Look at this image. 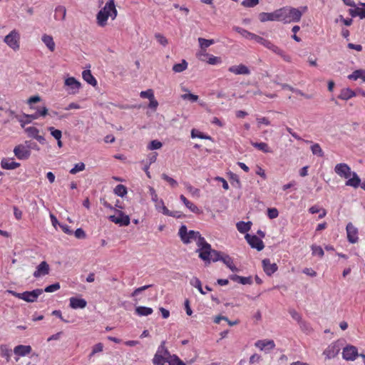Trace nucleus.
I'll list each match as a JSON object with an SVG mask.
<instances>
[{"label":"nucleus","instance_id":"864d4df0","mask_svg":"<svg viewBox=\"0 0 365 365\" xmlns=\"http://www.w3.org/2000/svg\"><path fill=\"white\" fill-rule=\"evenodd\" d=\"M311 249H312L313 255H317L320 258H322L324 255V250L320 246L312 245L311 247Z\"/></svg>","mask_w":365,"mask_h":365},{"label":"nucleus","instance_id":"aec40b11","mask_svg":"<svg viewBox=\"0 0 365 365\" xmlns=\"http://www.w3.org/2000/svg\"><path fill=\"white\" fill-rule=\"evenodd\" d=\"M262 267L264 272L268 275L271 276L275 272H277L278 267L276 263H271L269 259H264L262 262Z\"/></svg>","mask_w":365,"mask_h":365},{"label":"nucleus","instance_id":"7c9ffc66","mask_svg":"<svg viewBox=\"0 0 365 365\" xmlns=\"http://www.w3.org/2000/svg\"><path fill=\"white\" fill-rule=\"evenodd\" d=\"M82 77L85 81L93 86L97 85V81L92 75L90 70H84L82 73Z\"/></svg>","mask_w":365,"mask_h":365},{"label":"nucleus","instance_id":"37998d69","mask_svg":"<svg viewBox=\"0 0 365 365\" xmlns=\"http://www.w3.org/2000/svg\"><path fill=\"white\" fill-rule=\"evenodd\" d=\"M198 42L201 49L205 50L207 48L212 45L215 43V41L213 39H205L203 38H199Z\"/></svg>","mask_w":365,"mask_h":365},{"label":"nucleus","instance_id":"f8f14e48","mask_svg":"<svg viewBox=\"0 0 365 365\" xmlns=\"http://www.w3.org/2000/svg\"><path fill=\"white\" fill-rule=\"evenodd\" d=\"M358 356V350L354 346L349 345L343 349L342 356L346 361H354Z\"/></svg>","mask_w":365,"mask_h":365},{"label":"nucleus","instance_id":"a19ab883","mask_svg":"<svg viewBox=\"0 0 365 365\" xmlns=\"http://www.w3.org/2000/svg\"><path fill=\"white\" fill-rule=\"evenodd\" d=\"M104 345L103 343L99 342L92 346V350L88 355L89 359L92 358L94 355L103 351Z\"/></svg>","mask_w":365,"mask_h":365},{"label":"nucleus","instance_id":"4be33fe9","mask_svg":"<svg viewBox=\"0 0 365 365\" xmlns=\"http://www.w3.org/2000/svg\"><path fill=\"white\" fill-rule=\"evenodd\" d=\"M20 165L19 163L14 160V158H4L1 161V167L4 170H14Z\"/></svg>","mask_w":365,"mask_h":365},{"label":"nucleus","instance_id":"6ab92c4d","mask_svg":"<svg viewBox=\"0 0 365 365\" xmlns=\"http://www.w3.org/2000/svg\"><path fill=\"white\" fill-rule=\"evenodd\" d=\"M255 346L261 351L272 350L275 347V344L273 340L263 339L257 341Z\"/></svg>","mask_w":365,"mask_h":365},{"label":"nucleus","instance_id":"09e8293b","mask_svg":"<svg viewBox=\"0 0 365 365\" xmlns=\"http://www.w3.org/2000/svg\"><path fill=\"white\" fill-rule=\"evenodd\" d=\"M186 190L191 194L193 197H199L200 195V189L193 187L190 184H187L185 186Z\"/></svg>","mask_w":365,"mask_h":365},{"label":"nucleus","instance_id":"a878e982","mask_svg":"<svg viewBox=\"0 0 365 365\" xmlns=\"http://www.w3.org/2000/svg\"><path fill=\"white\" fill-rule=\"evenodd\" d=\"M180 199L192 212L198 215L202 213V211L196 205L188 200L183 195L180 196Z\"/></svg>","mask_w":365,"mask_h":365},{"label":"nucleus","instance_id":"412c9836","mask_svg":"<svg viewBox=\"0 0 365 365\" xmlns=\"http://www.w3.org/2000/svg\"><path fill=\"white\" fill-rule=\"evenodd\" d=\"M228 71L235 75H249L250 70L244 64L232 66L229 67Z\"/></svg>","mask_w":365,"mask_h":365},{"label":"nucleus","instance_id":"680f3d73","mask_svg":"<svg viewBox=\"0 0 365 365\" xmlns=\"http://www.w3.org/2000/svg\"><path fill=\"white\" fill-rule=\"evenodd\" d=\"M259 4V0H244L242 5L245 7H254Z\"/></svg>","mask_w":365,"mask_h":365},{"label":"nucleus","instance_id":"cd10ccee","mask_svg":"<svg viewBox=\"0 0 365 365\" xmlns=\"http://www.w3.org/2000/svg\"><path fill=\"white\" fill-rule=\"evenodd\" d=\"M271 45H272V46H270V48H267L270 50L273 53L280 56L284 61H286L287 62L290 61V60H291L290 56L289 55H287L282 49H281L279 47H278L277 46L274 44L272 41H271Z\"/></svg>","mask_w":365,"mask_h":365},{"label":"nucleus","instance_id":"e433bc0d","mask_svg":"<svg viewBox=\"0 0 365 365\" xmlns=\"http://www.w3.org/2000/svg\"><path fill=\"white\" fill-rule=\"evenodd\" d=\"M252 145L264 153H269L272 152L270 147L266 143H252Z\"/></svg>","mask_w":365,"mask_h":365},{"label":"nucleus","instance_id":"bb28decb","mask_svg":"<svg viewBox=\"0 0 365 365\" xmlns=\"http://www.w3.org/2000/svg\"><path fill=\"white\" fill-rule=\"evenodd\" d=\"M32 348L29 345H18L14 349V354L19 356H24L30 354Z\"/></svg>","mask_w":365,"mask_h":365},{"label":"nucleus","instance_id":"79ce46f5","mask_svg":"<svg viewBox=\"0 0 365 365\" xmlns=\"http://www.w3.org/2000/svg\"><path fill=\"white\" fill-rule=\"evenodd\" d=\"M0 351L1 355L3 357H5L7 361L10 359L11 355V349L9 348V346L6 344H2L0 346Z\"/></svg>","mask_w":365,"mask_h":365},{"label":"nucleus","instance_id":"774afa93","mask_svg":"<svg viewBox=\"0 0 365 365\" xmlns=\"http://www.w3.org/2000/svg\"><path fill=\"white\" fill-rule=\"evenodd\" d=\"M75 237L78 239H84L86 237V232L81 228H78L74 232Z\"/></svg>","mask_w":365,"mask_h":365},{"label":"nucleus","instance_id":"13d9d810","mask_svg":"<svg viewBox=\"0 0 365 365\" xmlns=\"http://www.w3.org/2000/svg\"><path fill=\"white\" fill-rule=\"evenodd\" d=\"M61 288L58 282L47 286L43 290L46 292H53L58 290Z\"/></svg>","mask_w":365,"mask_h":365},{"label":"nucleus","instance_id":"3c124183","mask_svg":"<svg viewBox=\"0 0 365 365\" xmlns=\"http://www.w3.org/2000/svg\"><path fill=\"white\" fill-rule=\"evenodd\" d=\"M311 150L314 155L322 157L324 155V152L320 147L319 144L314 143L311 147Z\"/></svg>","mask_w":365,"mask_h":365},{"label":"nucleus","instance_id":"603ef678","mask_svg":"<svg viewBox=\"0 0 365 365\" xmlns=\"http://www.w3.org/2000/svg\"><path fill=\"white\" fill-rule=\"evenodd\" d=\"M48 130L50 131L51 135L56 139H61L62 132L60 130L56 129L53 127H48Z\"/></svg>","mask_w":365,"mask_h":365},{"label":"nucleus","instance_id":"9b49d317","mask_svg":"<svg viewBox=\"0 0 365 365\" xmlns=\"http://www.w3.org/2000/svg\"><path fill=\"white\" fill-rule=\"evenodd\" d=\"M334 172L340 177L349 178L351 175V168L346 163L336 164L334 168Z\"/></svg>","mask_w":365,"mask_h":365},{"label":"nucleus","instance_id":"c03bdc74","mask_svg":"<svg viewBox=\"0 0 365 365\" xmlns=\"http://www.w3.org/2000/svg\"><path fill=\"white\" fill-rule=\"evenodd\" d=\"M187 67V63L185 60H182L181 63H176L173 66V70L175 73H180L183 71H185Z\"/></svg>","mask_w":365,"mask_h":365},{"label":"nucleus","instance_id":"b1692460","mask_svg":"<svg viewBox=\"0 0 365 365\" xmlns=\"http://www.w3.org/2000/svg\"><path fill=\"white\" fill-rule=\"evenodd\" d=\"M64 83L65 86H68L71 89L72 91L71 93L72 94L78 93L81 88V83L73 77L67 78Z\"/></svg>","mask_w":365,"mask_h":365},{"label":"nucleus","instance_id":"052dcab7","mask_svg":"<svg viewBox=\"0 0 365 365\" xmlns=\"http://www.w3.org/2000/svg\"><path fill=\"white\" fill-rule=\"evenodd\" d=\"M41 101V98L38 96H34L30 97L27 100V103L30 106L31 109H35V107L32 106L33 103L39 102Z\"/></svg>","mask_w":365,"mask_h":365},{"label":"nucleus","instance_id":"338daca9","mask_svg":"<svg viewBox=\"0 0 365 365\" xmlns=\"http://www.w3.org/2000/svg\"><path fill=\"white\" fill-rule=\"evenodd\" d=\"M149 193H150V195L151 196V199L153 202H155V206L158 207V194L156 193L155 190L151 187H149Z\"/></svg>","mask_w":365,"mask_h":365},{"label":"nucleus","instance_id":"c85d7f7f","mask_svg":"<svg viewBox=\"0 0 365 365\" xmlns=\"http://www.w3.org/2000/svg\"><path fill=\"white\" fill-rule=\"evenodd\" d=\"M219 260L223 262L224 264L227 265L228 268H230L232 271H236L237 267H235L233 259L228 255L222 254L220 252V257Z\"/></svg>","mask_w":365,"mask_h":365},{"label":"nucleus","instance_id":"69168bd1","mask_svg":"<svg viewBox=\"0 0 365 365\" xmlns=\"http://www.w3.org/2000/svg\"><path fill=\"white\" fill-rule=\"evenodd\" d=\"M140 97L143 98H152L154 96L153 91L151 89H148L145 91H141Z\"/></svg>","mask_w":365,"mask_h":365},{"label":"nucleus","instance_id":"bf43d9fd","mask_svg":"<svg viewBox=\"0 0 365 365\" xmlns=\"http://www.w3.org/2000/svg\"><path fill=\"white\" fill-rule=\"evenodd\" d=\"M181 98L183 100H187L191 102H196L198 100V96L192 94V93H185L181 95Z\"/></svg>","mask_w":365,"mask_h":365},{"label":"nucleus","instance_id":"4c0bfd02","mask_svg":"<svg viewBox=\"0 0 365 365\" xmlns=\"http://www.w3.org/2000/svg\"><path fill=\"white\" fill-rule=\"evenodd\" d=\"M66 15V9L63 6H58L55 9L54 17L56 19L64 20Z\"/></svg>","mask_w":365,"mask_h":365},{"label":"nucleus","instance_id":"8fccbe9b","mask_svg":"<svg viewBox=\"0 0 365 365\" xmlns=\"http://www.w3.org/2000/svg\"><path fill=\"white\" fill-rule=\"evenodd\" d=\"M115 193L120 197H123L127 194V189L123 185H118L114 189Z\"/></svg>","mask_w":365,"mask_h":365},{"label":"nucleus","instance_id":"5fc2aeb1","mask_svg":"<svg viewBox=\"0 0 365 365\" xmlns=\"http://www.w3.org/2000/svg\"><path fill=\"white\" fill-rule=\"evenodd\" d=\"M85 164L83 163H78L75 165V166L70 170V173L72 175H75L78 172L83 171L85 170Z\"/></svg>","mask_w":365,"mask_h":365},{"label":"nucleus","instance_id":"423d86ee","mask_svg":"<svg viewBox=\"0 0 365 365\" xmlns=\"http://www.w3.org/2000/svg\"><path fill=\"white\" fill-rule=\"evenodd\" d=\"M4 41L14 51H18L20 48V35L15 29L6 35Z\"/></svg>","mask_w":365,"mask_h":365},{"label":"nucleus","instance_id":"f3484780","mask_svg":"<svg viewBox=\"0 0 365 365\" xmlns=\"http://www.w3.org/2000/svg\"><path fill=\"white\" fill-rule=\"evenodd\" d=\"M25 132L29 137L36 139L41 144L45 143L46 139L43 135H39V130L37 128L34 126L27 127Z\"/></svg>","mask_w":365,"mask_h":365},{"label":"nucleus","instance_id":"2eb2a0df","mask_svg":"<svg viewBox=\"0 0 365 365\" xmlns=\"http://www.w3.org/2000/svg\"><path fill=\"white\" fill-rule=\"evenodd\" d=\"M348 241L352 244L358 242V229L351 222H349L346 227Z\"/></svg>","mask_w":365,"mask_h":365},{"label":"nucleus","instance_id":"9d476101","mask_svg":"<svg viewBox=\"0 0 365 365\" xmlns=\"http://www.w3.org/2000/svg\"><path fill=\"white\" fill-rule=\"evenodd\" d=\"M15 156L19 160H26L31 155V151L28 147L20 144L16 145L14 149Z\"/></svg>","mask_w":365,"mask_h":365},{"label":"nucleus","instance_id":"72a5a7b5","mask_svg":"<svg viewBox=\"0 0 365 365\" xmlns=\"http://www.w3.org/2000/svg\"><path fill=\"white\" fill-rule=\"evenodd\" d=\"M361 185V179L359 178L357 174L356 173H354V172L352 173V178H349L346 182V185L351 186V187H353L354 188L358 187Z\"/></svg>","mask_w":365,"mask_h":365},{"label":"nucleus","instance_id":"4468645a","mask_svg":"<svg viewBox=\"0 0 365 365\" xmlns=\"http://www.w3.org/2000/svg\"><path fill=\"white\" fill-rule=\"evenodd\" d=\"M158 153L156 152H151L149 153V155L147 156V158L144 160H143L140 163L143 165V169L145 172L147 176L150 178V172L148 170L149 166L155 163L157 160Z\"/></svg>","mask_w":365,"mask_h":365},{"label":"nucleus","instance_id":"2f4dec72","mask_svg":"<svg viewBox=\"0 0 365 365\" xmlns=\"http://www.w3.org/2000/svg\"><path fill=\"white\" fill-rule=\"evenodd\" d=\"M41 40L51 51H53L55 50L56 44L51 36L43 34L42 36Z\"/></svg>","mask_w":365,"mask_h":365},{"label":"nucleus","instance_id":"0eeeda50","mask_svg":"<svg viewBox=\"0 0 365 365\" xmlns=\"http://www.w3.org/2000/svg\"><path fill=\"white\" fill-rule=\"evenodd\" d=\"M115 215L108 217V220L110 222L120 226H128L130 224V220L128 215L119 210H115Z\"/></svg>","mask_w":365,"mask_h":365},{"label":"nucleus","instance_id":"6e6d98bb","mask_svg":"<svg viewBox=\"0 0 365 365\" xmlns=\"http://www.w3.org/2000/svg\"><path fill=\"white\" fill-rule=\"evenodd\" d=\"M162 178H163V180H165L168 183V185L171 187L174 188L178 185V183L175 180H174L173 178L169 177L168 175H167L165 174L162 175Z\"/></svg>","mask_w":365,"mask_h":365},{"label":"nucleus","instance_id":"393cba45","mask_svg":"<svg viewBox=\"0 0 365 365\" xmlns=\"http://www.w3.org/2000/svg\"><path fill=\"white\" fill-rule=\"evenodd\" d=\"M70 307L72 309H83L87 305V302L83 298L71 297L69 299Z\"/></svg>","mask_w":365,"mask_h":365},{"label":"nucleus","instance_id":"f03ea898","mask_svg":"<svg viewBox=\"0 0 365 365\" xmlns=\"http://www.w3.org/2000/svg\"><path fill=\"white\" fill-rule=\"evenodd\" d=\"M117 15L118 11L115 8L114 0H109L97 14V24L98 26L103 27L107 24L108 17H110L113 20L116 18Z\"/></svg>","mask_w":365,"mask_h":365},{"label":"nucleus","instance_id":"1a4fd4ad","mask_svg":"<svg viewBox=\"0 0 365 365\" xmlns=\"http://www.w3.org/2000/svg\"><path fill=\"white\" fill-rule=\"evenodd\" d=\"M43 292V290L42 289H36L32 291H26L21 293V299L27 302H34Z\"/></svg>","mask_w":365,"mask_h":365},{"label":"nucleus","instance_id":"f257e3e1","mask_svg":"<svg viewBox=\"0 0 365 365\" xmlns=\"http://www.w3.org/2000/svg\"><path fill=\"white\" fill-rule=\"evenodd\" d=\"M201 242L197 245L196 252L198 257L205 263L219 261L220 252L212 250L211 245L205 240H200Z\"/></svg>","mask_w":365,"mask_h":365},{"label":"nucleus","instance_id":"f704fd0d","mask_svg":"<svg viewBox=\"0 0 365 365\" xmlns=\"http://www.w3.org/2000/svg\"><path fill=\"white\" fill-rule=\"evenodd\" d=\"M348 78L350 80L356 81L359 78L365 82V70L359 69L354 71L351 74L349 75Z\"/></svg>","mask_w":365,"mask_h":365},{"label":"nucleus","instance_id":"ea45409f","mask_svg":"<svg viewBox=\"0 0 365 365\" xmlns=\"http://www.w3.org/2000/svg\"><path fill=\"white\" fill-rule=\"evenodd\" d=\"M135 313L140 317L148 316L153 313V309L150 307L140 306L135 308Z\"/></svg>","mask_w":365,"mask_h":365},{"label":"nucleus","instance_id":"e2e57ef3","mask_svg":"<svg viewBox=\"0 0 365 365\" xmlns=\"http://www.w3.org/2000/svg\"><path fill=\"white\" fill-rule=\"evenodd\" d=\"M267 215L270 219H274L278 217L279 212L277 208H268Z\"/></svg>","mask_w":365,"mask_h":365},{"label":"nucleus","instance_id":"6e6552de","mask_svg":"<svg viewBox=\"0 0 365 365\" xmlns=\"http://www.w3.org/2000/svg\"><path fill=\"white\" fill-rule=\"evenodd\" d=\"M161 362H168V365H185L176 355H171L168 350H164L163 344H161Z\"/></svg>","mask_w":365,"mask_h":365},{"label":"nucleus","instance_id":"ddd939ff","mask_svg":"<svg viewBox=\"0 0 365 365\" xmlns=\"http://www.w3.org/2000/svg\"><path fill=\"white\" fill-rule=\"evenodd\" d=\"M245 239L247 240L249 245L252 248L257 249L258 251H261L264 249V245L261 239H259L256 235H250L247 234L245 235Z\"/></svg>","mask_w":365,"mask_h":365},{"label":"nucleus","instance_id":"58836bf2","mask_svg":"<svg viewBox=\"0 0 365 365\" xmlns=\"http://www.w3.org/2000/svg\"><path fill=\"white\" fill-rule=\"evenodd\" d=\"M161 210L164 215L172 216L175 218H180L183 216L182 212L181 211H170L165 206H161Z\"/></svg>","mask_w":365,"mask_h":365},{"label":"nucleus","instance_id":"a211bd4d","mask_svg":"<svg viewBox=\"0 0 365 365\" xmlns=\"http://www.w3.org/2000/svg\"><path fill=\"white\" fill-rule=\"evenodd\" d=\"M340 349L336 343H331L324 351L323 354L326 359H331L334 358L339 352Z\"/></svg>","mask_w":365,"mask_h":365},{"label":"nucleus","instance_id":"de8ad7c7","mask_svg":"<svg viewBox=\"0 0 365 365\" xmlns=\"http://www.w3.org/2000/svg\"><path fill=\"white\" fill-rule=\"evenodd\" d=\"M282 88L289 87V90L295 93L296 94L303 96L307 99L311 98V96L309 95L305 94L302 91H300L299 89L294 88L293 87H292L291 86H289L288 84H282Z\"/></svg>","mask_w":365,"mask_h":365},{"label":"nucleus","instance_id":"4d7b16f0","mask_svg":"<svg viewBox=\"0 0 365 365\" xmlns=\"http://www.w3.org/2000/svg\"><path fill=\"white\" fill-rule=\"evenodd\" d=\"M34 110H36L35 113H36L38 118L40 117H45L48 113V109L45 106H43L41 108H36L35 107Z\"/></svg>","mask_w":365,"mask_h":365},{"label":"nucleus","instance_id":"7ed1b4c3","mask_svg":"<svg viewBox=\"0 0 365 365\" xmlns=\"http://www.w3.org/2000/svg\"><path fill=\"white\" fill-rule=\"evenodd\" d=\"M279 21L284 24L298 22L302 16V12L298 9L292 7H283L278 9Z\"/></svg>","mask_w":365,"mask_h":365},{"label":"nucleus","instance_id":"20e7f679","mask_svg":"<svg viewBox=\"0 0 365 365\" xmlns=\"http://www.w3.org/2000/svg\"><path fill=\"white\" fill-rule=\"evenodd\" d=\"M178 235L184 244H190L195 241L197 246L201 242L200 240H205V237L198 231H188L187 227L184 225L180 227Z\"/></svg>","mask_w":365,"mask_h":365},{"label":"nucleus","instance_id":"a18cd8bd","mask_svg":"<svg viewBox=\"0 0 365 365\" xmlns=\"http://www.w3.org/2000/svg\"><path fill=\"white\" fill-rule=\"evenodd\" d=\"M190 284L198 289L202 294H205L202 287V283L197 277H193L190 280Z\"/></svg>","mask_w":365,"mask_h":365},{"label":"nucleus","instance_id":"473e14b6","mask_svg":"<svg viewBox=\"0 0 365 365\" xmlns=\"http://www.w3.org/2000/svg\"><path fill=\"white\" fill-rule=\"evenodd\" d=\"M363 6H365V4H361ZM349 13L352 17L359 16L361 19H365V9L359 7L349 9Z\"/></svg>","mask_w":365,"mask_h":365},{"label":"nucleus","instance_id":"49530a36","mask_svg":"<svg viewBox=\"0 0 365 365\" xmlns=\"http://www.w3.org/2000/svg\"><path fill=\"white\" fill-rule=\"evenodd\" d=\"M191 137L192 138H200V139H209V140L211 139L210 136L201 133L200 131H199V130H197L196 129H192L191 130Z\"/></svg>","mask_w":365,"mask_h":365},{"label":"nucleus","instance_id":"0e129e2a","mask_svg":"<svg viewBox=\"0 0 365 365\" xmlns=\"http://www.w3.org/2000/svg\"><path fill=\"white\" fill-rule=\"evenodd\" d=\"M207 63L210 65H216L221 63V58L220 57L210 56Z\"/></svg>","mask_w":365,"mask_h":365},{"label":"nucleus","instance_id":"39448f33","mask_svg":"<svg viewBox=\"0 0 365 365\" xmlns=\"http://www.w3.org/2000/svg\"><path fill=\"white\" fill-rule=\"evenodd\" d=\"M234 30L239 33L244 38L250 40H253L255 42L262 45L265 48H270V46H272L271 41H269V39L264 38L255 34L251 33L245 29H242L239 26H235L234 27Z\"/></svg>","mask_w":365,"mask_h":365},{"label":"nucleus","instance_id":"c756f323","mask_svg":"<svg viewBox=\"0 0 365 365\" xmlns=\"http://www.w3.org/2000/svg\"><path fill=\"white\" fill-rule=\"evenodd\" d=\"M356 93L353 90L346 88L341 90L340 93L338 96V98L347 101L356 96Z\"/></svg>","mask_w":365,"mask_h":365},{"label":"nucleus","instance_id":"5701e85b","mask_svg":"<svg viewBox=\"0 0 365 365\" xmlns=\"http://www.w3.org/2000/svg\"><path fill=\"white\" fill-rule=\"evenodd\" d=\"M259 19L261 22H266L268 21H278L279 13L278 9L272 13L262 12L259 14Z\"/></svg>","mask_w":365,"mask_h":365},{"label":"nucleus","instance_id":"c9c22d12","mask_svg":"<svg viewBox=\"0 0 365 365\" xmlns=\"http://www.w3.org/2000/svg\"><path fill=\"white\" fill-rule=\"evenodd\" d=\"M252 222H239L237 223L236 227L237 230L240 233H246L251 229Z\"/></svg>","mask_w":365,"mask_h":365},{"label":"nucleus","instance_id":"dca6fc26","mask_svg":"<svg viewBox=\"0 0 365 365\" xmlns=\"http://www.w3.org/2000/svg\"><path fill=\"white\" fill-rule=\"evenodd\" d=\"M49 272V264L46 261H43L36 267L33 275L35 278H39L48 274Z\"/></svg>","mask_w":365,"mask_h":365}]
</instances>
